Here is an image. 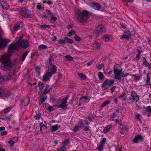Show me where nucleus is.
<instances>
[{
	"label": "nucleus",
	"instance_id": "nucleus-42",
	"mask_svg": "<svg viewBox=\"0 0 151 151\" xmlns=\"http://www.w3.org/2000/svg\"><path fill=\"white\" fill-rule=\"evenodd\" d=\"M109 103H110V102L109 101H105L102 104L101 106L102 107H103Z\"/></svg>",
	"mask_w": 151,
	"mask_h": 151
},
{
	"label": "nucleus",
	"instance_id": "nucleus-18",
	"mask_svg": "<svg viewBox=\"0 0 151 151\" xmlns=\"http://www.w3.org/2000/svg\"><path fill=\"white\" fill-rule=\"evenodd\" d=\"M2 6L1 8L7 10L9 8V5L8 4L4 1Z\"/></svg>",
	"mask_w": 151,
	"mask_h": 151
},
{
	"label": "nucleus",
	"instance_id": "nucleus-52",
	"mask_svg": "<svg viewBox=\"0 0 151 151\" xmlns=\"http://www.w3.org/2000/svg\"><path fill=\"white\" fill-rule=\"evenodd\" d=\"M106 141V139L105 138H103L101 140V145H104V144L105 142Z\"/></svg>",
	"mask_w": 151,
	"mask_h": 151
},
{
	"label": "nucleus",
	"instance_id": "nucleus-58",
	"mask_svg": "<svg viewBox=\"0 0 151 151\" xmlns=\"http://www.w3.org/2000/svg\"><path fill=\"white\" fill-rule=\"evenodd\" d=\"M126 93L125 92H122V94L120 95L119 97V98H123L126 95Z\"/></svg>",
	"mask_w": 151,
	"mask_h": 151
},
{
	"label": "nucleus",
	"instance_id": "nucleus-62",
	"mask_svg": "<svg viewBox=\"0 0 151 151\" xmlns=\"http://www.w3.org/2000/svg\"><path fill=\"white\" fill-rule=\"evenodd\" d=\"M7 133V132L6 131H4L1 132V136H4Z\"/></svg>",
	"mask_w": 151,
	"mask_h": 151
},
{
	"label": "nucleus",
	"instance_id": "nucleus-26",
	"mask_svg": "<svg viewBox=\"0 0 151 151\" xmlns=\"http://www.w3.org/2000/svg\"><path fill=\"white\" fill-rule=\"evenodd\" d=\"M38 85L40 88V91H42V90L43 89L44 86V84L42 82H39L38 83Z\"/></svg>",
	"mask_w": 151,
	"mask_h": 151
},
{
	"label": "nucleus",
	"instance_id": "nucleus-33",
	"mask_svg": "<svg viewBox=\"0 0 151 151\" xmlns=\"http://www.w3.org/2000/svg\"><path fill=\"white\" fill-rule=\"evenodd\" d=\"M98 76L99 79L102 80L103 79L104 75L102 72H99L98 74Z\"/></svg>",
	"mask_w": 151,
	"mask_h": 151
},
{
	"label": "nucleus",
	"instance_id": "nucleus-57",
	"mask_svg": "<svg viewBox=\"0 0 151 151\" xmlns=\"http://www.w3.org/2000/svg\"><path fill=\"white\" fill-rule=\"evenodd\" d=\"M40 68L38 66H37L35 68V71L37 73H40Z\"/></svg>",
	"mask_w": 151,
	"mask_h": 151
},
{
	"label": "nucleus",
	"instance_id": "nucleus-36",
	"mask_svg": "<svg viewBox=\"0 0 151 151\" xmlns=\"http://www.w3.org/2000/svg\"><path fill=\"white\" fill-rule=\"evenodd\" d=\"M122 74H120L119 76L121 77V79L120 80H117L119 81V82L121 81H123V79L122 80V77H125L127 76L128 75V74H124L122 73Z\"/></svg>",
	"mask_w": 151,
	"mask_h": 151
},
{
	"label": "nucleus",
	"instance_id": "nucleus-19",
	"mask_svg": "<svg viewBox=\"0 0 151 151\" xmlns=\"http://www.w3.org/2000/svg\"><path fill=\"white\" fill-rule=\"evenodd\" d=\"M111 127L112 126L111 125H109L105 127L103 130L104 133H106L111 128Z\"/></svg>",
	"mask_w": 151,
	"mask_h": 151
},
{
	"label": "nucleus",
	"instance_id": "nucleus-15",
	"mask_svg": "<svg viewBox=\"0 0 151 151\" xmlns=\"http://www.w3.org/2000/svg\"><path fill=\"white\" fill-rule=\"evenodd\" d=\"M96 31L98 32H106V29L103 26L99 25L96 27Z\"/></svg>",
	"mask_w": 151,
	"mask_h": 151
},
{
	"label": "nucleus",
	"instance_id": "nucleus-6",
	"mask_svg": "<svg viewBox=\"0 0 151 151\" xmlns=\"http://www.w3.org/2000/svg\"><path fill=\"white\" fill-rule=\"evenodd\" d=\"M130 96L129 100L131 102L135 103L139 101V97L135 91H132Z\"/></svg>",
	"mask_w": 151,
	"mask_h": 151
},
{
	"label": "nucleus",
	"instance_id": "nucleus-27",
	"mask_svg": "<svg viewBox=\"0 0 151 151\" xmlns=\"http://www.w3.org/2000/svg\"><path fill=\"white\" fill-rule=\"evenodd\" d=\"M43 95H40L41 96V98L40 103L41 104L43 103L47 99V96L45 95L44 97H43Z\"/></svg>",
	"mask_w": 151,
	"mask_h": 151
},
{
	"label": "nucleus",
	"instance_id": "nucleus-49",
	"mask_svg": "<svg viewBox=\"0 0 151 151\" xmlns=\"http://www.w3.org/2000/svg\"><path fill=\"white\" fill-rule=\"evenodd\" d=\"M103 145L101 144V145H99L97 147L96 149H98L100 151H101L103 149Z\"/></svg>",
	"mask_w": 151,
	"mask_h": 151
},
{
	"label": "nucleus",
	"instance_id": "nucleus-34",
	"mask_svg": "<svg viewBox=\"0 0 151 151\" xmlns=\"http://www.w3.org/2000/svg\"><path fill=\"white\" fill-rule=\"evenodd\" d=\"M70 143L69 140L68 139H65L63 142V145L64 146H66L68 145Z\"/></svg>",
	"mask_w": 151,
	"mask_h": 151
},
{
	"label": "nucleus",
	"instance_id": "nucleus-43",
	"mask_svg": "<svg viewBox=\"0 0 151 151\" xmlns=\"http://www.w3.org/2000/svg\"><path fill=\"white\" fill-rule=\"evenodd\" d=\"M65 57L68 60L72 61L73 60V58L69 55H67L65 56Z\"/></svg>",
	"mask_w": 151,
	"mask_h": 151
},
{
	"label": "nucleus",
	"instance_id": "nucleus-56",
	"mask_svg": "<svg viewBox=\"0 0 151 151\" xmlns=\"http://www.w3.org/2000/svg\"><path fill=\"white\" fill-rule=\"evenodd\" d=\"M79 127H84V125L83 123V121L82 120L80 121L79 122Z\"/></svg>",
	"mask_w": 151,
	"mask_h": 151
},
{
	"label": "nucleus",
	"instance_id": "nucleus-24",
	"mask_svg": "<svg viewBox=\"0 0 151 151\" xmlns=\"http://www.w3.org/2000/svg\"><path fill=\"white\" fill-rule=\"evenodd\" d=\"M6 43L4 40L0 42V49H1L5 46Z\"/></svg>",
	"mask_w": 151,
	"mask_h": 151
},
{
	"label": "nucleus",
	"instance_id": "nucleus-41",
	"mask_svg": "<svg viewBox=\"0 0 151 151\" xmlns=\"http://www.w3.org/2000/svg\"><path fill=\"white\" fill-rule=\"evenodd\" d=\"M132 76L133 77L135 78V80L136 81H139L140 80V77L139 76H137L136 75L132 74Z\"/></svg>",
	"mask_w": 151,
	"mask_h": 151
},
{
	"label": "nucleus",
	"instance_id": "nucleus-20",
	"mask_svg": "<svg viewBox=\"0 0 151 151\" xmlns=\"http://www.w3.org/2000/svg\"><path fill=\"white\" fill-rule=\"evenodd\" d=\"M119 130V132L121 134V136L123 137H124V134L125 133V130H124V128L123 127L120 129H118Z\"/></svg>",
	"mask_w": 151,
	"mask_h": 151
},
{
	"label": "nucleus",
	"instance_id": "nucleus-14",
	"mask_svg": "<svg viewBox=\"0 0 151 151\" xmlns=\"http://www.w3.org/2000/svg\"><path fill=\"white\" fill-rule=\"evenodd\" d=\"M131 35V33L129 31H127L124 32L121 38H124L127 39V40H129V38Z\"/></svg>",
	"mask_w": 151,
	"mask_h": 151
},
{
	"label": "nucleus",
	"instance_id": "nucleus-38",
	"mask_svg": "<svg viewBox=\"0 0 151 151\" xmlns=\"http://www.w3.org/2000/svg\"><path fill=\"white\" fill-rule=\"evenodd\" d=\"M75 31L74 30H72L70 31L68 34L67 36H71L75 34Z\"/></svg>",
	"mask_w": 151,
	"mask_h": 151
},
{
	"label": "nucleus",
	"instance_id": "nucleus-23",
	"mask_svg": "<svg viewBox=\"0 0 151 151\" xmlns=\"http://www.w3.org/2000/svg\"><path fill=\"white\" fill-rule=\"evenodd\" d=\"M74 38L77 42H80L82 40V38L78 36L75 35L74 36Z\"/></svg>",
	"mask_w": 151,
	"mask_h": 151
},
{
	"label": "nucleus",
	"instance_id": "nucleus-21",
	"mask_svg": "<svg viewBox=\"0 0 151 151\" xmlns=\"http://www.w3.org/2000/svg\"><path fill=\"white\" fill-rule=\"evenodd\" d=\"M20 24L18 22L15 23L14 28V29L15 31H17L19 29L20 27Z\"/></svg>",
	"mask_w": 151,
	"mask_h": 151
},
{
	"label": "nucleus",
	"instance_id": "nucleus-45",
	"mask_svg": "<svg viewBox=\"0 0 151 151\" xmlns=\"http://www.w3.org/2000/svg\"><path fill=\"white\" fill-rule=\"evenodd\" d=\"M79 127H80L78 125L75 126L74 127L73 130L75 132H77L79 130Z\"/></svg>",
	"mask_w": 151,
	"mask_h": 151
},
{
	"label": "nucleus",
	"instance_id": "nucleus-60",
	"mask_svg": "<svg viewBox=\"0 0 151 151\" xmlns=\"http://www.w3.org/2000/svg\"><path fill=\"white\" fill-rule=\"evenodd\" d=\"M84 122H85V123L86 124H90V122H88V119L87 118L85 117V119L84 120Z\"/></svg>",
	"mask_w": 151,
	"mask_h": 151
},
{
	"label": "nucleus",
	"instance_id": "nucleus-29",
	"mask_svg": "<svg viewBox=\"0 0 151 151\" xmlns=\"http://www.w3.org/2000/svg\"><path fill=\"white\" fill-rule=\"evenodd\" d=\"M47 48V46L44 45H42L39 46L38 49L40 50H42Z\"/></svg>",
	"mask_w": 151,
	"mask_h": 151
},
{
	"label": "nucleus",
	"instance_id": "nucleus-32",
	"mask_svg": "<svg viewBox=\"0 0 151 151\" xmlns=\"http://www.w3.org/2000/svg\"><path fill=\"white\" fill-rule=\"evenodd\" d=\"M81 100L84 101V102L85 103L88 102V101H88V98L86 96L82 97L81 98Z\"/></svg>",
	"mask_w": 151,
	"mask_h": 151
},
{
	"label": "nucleus",
	"instance_id": "nucleus-25",
	"mask_svg": "<svg viewBox=\"0 0 151 151\" xmlns=\"http://www.w3.org/2000/svg\"><path fill=\"white\" fill-rule=\"evenodd\" d=\"M51 131L52 132L58 130V125H56L54 126H52L51 127Z\"/></svg>",
	"mask_w": 151,
	"mask_h": 151
},
{
	"label": "nucleus",
	"instance_id": "nucleus-3",
	"mask_svg": "<svg viewBox=\"0 0 151 151\" xmlns=\"http://www.w3.org/2000/svg\"><path fill=\"white\" fill-rule=\"evenodd\" d=\"M76 14V21L82 23L83 25L85 24L89 17L88 12L84 10L82 12H81L79 10H78Z\"/></svg>",
	"mask_w": 151,
	"mask_h": 151
},
{
	"label": "nucleus",
	"instance_id": "nucleus-50",
	"mask_svg": "<svg viewBox=\"0 0 151 151\" xmlns=\"http://www.w3.org/2000/svg\"><path fill=\"white\" fill-rule=\"evenodd\" d=\"M146 111L148 113H151V106H148L146 107Z\"/></svg>",
	"mask_w": 151,
	"mask_h": 151
},
{
	"label": "nucleus",
	"instance_id": "nucleus-64",
	"mask_svg": "<svg viewBox=\"0 0 151 151\" xmlns=\"http://www.w3.org/2000/svg\"><path fill=\"white\" fill-rule=\"evenodd\" d=\"M48 110L50 112L52 111L54 109L53 107L52 106H49L48 108Z\"/></svg>",
	"mask_w": 151,
	"mask_h": 151
},
{
	"label": "nucleus",
	"instance_id": "nucleus-53",
	"mask_svg": "<svg viewBox=\"0 0 151 151\" xmlns=\"http://www.w3.org/2000/svg\"><path fill=\"white\" fill-rule=\"evenodd\" d=\"M40 27L42 28H50V26L49 25L43 24L40 25Z\"/></svg>",
	"mask_w": 151,
	"mask_h": 151
},
{
	"label": "nucleus",
	"instance_id": "nucleus-51",
	"mask_svg": "<svg viewBox=\"0 0 151 151\" xmlns=\"http://www.w3.org/2000/svg\"><path fill=\"white\" fill-rule=\"evenodd\" d=\"M42 79L44 81H46L49 79V78L45 75L43 76Z\"/></svg>",
	"mask_w": 151,
	"mask_h": 151
},
{
	"label": "nucleus",
	"instance_id": "nucleus-55",
	"mask_svg": "<svg viewBox=\"0 0 151 151\" xmlns=\"http://www.w3.org/2000/svg\"><path fill=\"white\" fill-rule=\"evenodd\" d=\"M45 10L48 15L53 16V14H52V12L50 10L47 9H46Z\"/></svg>",
	"mask_w": 151,
	"mask_h": 151
},
{
	"label": "nucleus",
	"instance_id": "nucleus-37",
	"mask_svg": "<svg viewBox=\"0 0 151 151\" xmlns=\"http://www.w3.org/2000/svg\"><path fill=\"white\" fill-rule=\"evenodd\" d=\"M65 41V39L64 40H58V43L62 45H64L66 43Z\"/></svg>",
	"mask_w": 151,
	"mask_h": 151
},
{
	"label": "nucleus",
	"instance_id": "nucleus-44",
	"mask_svg": "<svg viewBox=\"0 0 151 151\" xmlns=\"http://www.w3.org/2000/svg\"><path fill=\"white\" fill-rule=\"evenodd\" d=\"M16 142L14 140H13V139H12L11 140L9 141L8 143L11 144V146L12 147L13 146V145Z\"/></svg>",
	"mask_w": 151,
	"mask_h": 151
},
{
	"label": "nucleus",
	"instance_id": "nucleus-17",
	"mask_svg": "<svg viewBox=\"0 0 151 151\" xmlns=\"http://www.w3.org/2000/svg\"><path fill=\"white\" fill-rule=\"evenodd\" d=\"M57 68L55 65H53L51 69V72L52 73H55L57 71Z\"/></svg>",
	"mask_w": 151,
	"mask_h": 151
},
{
	"label": "nucleus",
	"instance_id": "nucleus-11",
	"mask_svg": "<svg viewBox=\"0 0 151 151\" xmlns=\"http://www.w3.org/2000/svg\"><path fill=\"white\" fill-rule=\"evenodd\" d=\"M50 89L49 85L47 84L44 91H39L38 93L40 95H41L46 94L49 92Z\"/></svg>",
	"mask_w": 151,
	"mask_h": 151
},
{
	"label": "nucleus",
	"instance_id": "nucleus-46",
	"mask_svg": "<svg viewBox=\"0 0 151 151\" xmlns=\"http://www.w3.org/2000/svg\"><path fill=\"white\" fill-rule=\"evenodd\" d=\"M41 117V114H37L36 115H35L34 118L36 120H39V119Z\"/></svg>",
	"mask_w": 151,
	"mask_h": 151
},
{
	"label": "nucleus",
	"instance_id": "nucleus-2",
	"mask_svg": "<svg viewBox=\"0 0 151 151\" xmlns=\"http://www.w3.org/2000/svg\"><path fill=\"white\" fill-rule=\"evenodd\" d=\"M29 46V43L27 40H19L15 43H12L9 45L8 50L9 53V54H10V52L18 51L20 47L27 48Z\"/></svg>",
	"mask_w": 151,
	"mask_h": 151
},
{
	"label": "nucleus",
	"instance_id": "nucleus-16",
	"mask_svg": "<svg viewBox=\"0 0 151 151\" xmlns=\"http://www.w3.org/2000/svg\"><path fill=\"white\" fill-rule=\"evenodd\" d=\"M12 106L9 107L4 110H3L1 111L2 114H6L8 113L12 109Z\"/></svg>",
	"mask_w": 151,
	"mask_h": 151
},
{
	"label": "nucleus",
	"instance_id": "nucleus-63",
	"mask_svg": "<svg viewBox=\"0 0 151 151\" xmlns=\"http://www.w3.org/2000/svg\"><path fill=\"white\" fill-rule=\"evenodd\" d=\"M65 149V147H64V149H63V148L62 147H60L59 148H57V151H64Z\"/></svg>",
	"mask_w": 151,
	"mask_h": 151
},
{
	"label": "nucleus",
	"instance_id": "nucleus-1",
	"mask_svg": "<svg viewBox=\"0 0 151 151\" xmlns=\"http://www.w3.org/2000/svg\"><path fill=\"white\" fill-rule=\"evenodd\" d=\"M11 55V54L4 55H2L1 58V61L2 63L1 67V69L3 70L11 71L8 75L4 76L3 78L4 80H9L14 74L15 65L11 62L10 59Z\"/></svg>",
	"mask_w": 151,
	"mask_h": 151
},
{
	"label": "nucleus",
	"instance_id": "nucleus-13",
	"mask_svg": "<svg viewBox=\"0 0 151 151\" xmlns=\"http://www.w3.org/2000/svg\"><path fill=\"white\" fill-rule=\"evenodd\" d=\"M144 138L140 135L136 136L133 139V141L135 143H137L139 141H141L143 140Z\"/></svg>",
	"mask_w": 151,
	"mask_h": 151
},
{
	"label": "nucleus",
	"instance_id": "nucleus-54",
	"mask_svg": "<svg viewBox=\"0 0 151 151\" xmlns=\"http://www.w3.org/2000/svg\"><path fill=\"white\" fill-rule=\"evenodd\" d=\"M56 55L55 54L53 53L51 54L50 56V58L52 59H53L55 57H56Z\"/></svg>",
	"mask_w": 151,
	"mask_h": 151
},
{
	"label": "nucleus",
	"instance_id": "nucleus-10",
	"mask_svg": "<svg viewBox=\"0 0 151 151\" xmlns=\"http://www.w3.org/2000/svg\"><path fill=\"white\" fill-rule=\"evenodd\" d=\"M90 4L91 7L96 10H99L101 9V5L97 2H90Z\"/></svg>",
	"mask_w": 151,
	"mask_h": 151
},
{
	"label": "nucleus",
	"instance_id": "nucleus-35",
	"mask_svg": "<svg viewBox=\"0 0 151 151\" xmlns=\"http://www.w3.org/2000/svg\"><path fill=\"white\" fill-rule=\"evenodd\" d=\"M28 53V52L27 51H26L25 53H24L22 55V61H23L24 60V59H25L26 56H27Z\"/></svg>",
	"mask_w": 151,
	"mask_h": 151
},
{
	"label": "nucleus",
	"instance_id": "nucleus-61",
	"mask_svg": "<svg viewBox=\"0 0 151 151\" xmlns=\"http://www.w3.org/2000/svg\"><path fill=\"white\" fill-rule=\"evenodd\" d=\"M57 18L56 17H54L53 15V16H52V17L51 18V21L53 20V22H55L57 20Z\"/></svg>",
	"mask_w": 151,
	"mask_h": 151
},
{
	"label": "nucleus",
	"instance_id": "nucleus-28",
	"mask_svg": "<svg viewBox=\"0 0 151 151\" xmlns=\"http://www.w3.org/2000/svg\"><path fill=\"white\" fill-rule=\"evenodd\" d=\"M109 36L108 34L105 35L104 36V40L106 42L108 41L109 40Z\"/></svg>",
	"mask_w": 151,
	"mask_h": 151
},
{
	"label": "nucleus",
	"instance_id": "nucleus-40",
	"mask_svg": "<svg viewBox=\"0 0 151 151\" xmlns=\"http://www.w3.org/2000/svg\"><path fill=\"white\" fill-rule=\"evenodd\" d=\"M0 119L5 121H10V118L9 116H6L2 118V116L0 117Z\"/></svg>",
	"mask_w": 151,
	"mask_h": 151
},
{
	"label": "nucleus",
	"instance_id": "nucleus-12",
	"mask_svg": "<svg viewBox=\"0 0 151 151\" xmlns=\"http://www.w3.org/2000/svg\"><path fill=\"white\" fill-rule=\"evenodd\" d=\"M29 100L30 99L29 97H26L22 100L21 102V104L22 106H27L29 103Z\"/></svg>",
	"mask_w": 151,
	"mask_h": 151
},
{
	"label": "nucleus",
	"instance_id": "nucleus-7",
	"mask_svg": "<svg viewBox=\"0 0 151 151\" xmlns=\"http://www.w3.org/2000/svg\"><path fill=\"white\" fill-rule=\"evenodd\" d=\"M19 13L20 15L24 18H31L33 17L32 14H29L28 10L25 8H22L19 11Z\"/></svg>",
	"mask_w": 151,
	"mask_h": 151
},
{
	"label": "nucleus",
	"instance_id": "nucleus-9",
	"mask_svg": "<svg viewBox=\"0 0 151 151\" xmlns=\"http://www.w3.org/2000/svg\"><path fill=\"white\" fill-rule=\"evenodd\" d=\"M9 95V92L3 88H0V97H6Z\"/></svg>",
	"mask_w": 151,
	"mask_h": 151
},
{
	"label": "nucleus",
	"instance_id": "nucleus-5",
	"mask_svg": "<svg viewBox=\"0 0 151 151\" xmlns=\"http://www.w3.org/2000/svg\"><path fill=\"white\" fill-rule=\"evenodd\" d=\"M68 99V96L65 97L63 99L58 101V103L59 105L57 106L58 108H61L63 109H65L67 106L66 104L67 103V100Z\"/></svg>",
	"mask_w": 151,
	"mask_h": 151
},
{
	"label": "nucleus",
	"instance_id": "nucleus-22",
	"mask_svg": "<svg viewBox=\"0 0 151 151\" xmlns=\"http://www.w3.org/2000/svg\"><path fill=\"white\" fill-rule=\"evenodd\" d=\"M147 79L146 80V83L147 85H149L151 86V84L150 83V76H149V74L147 73Z\"/></svg>",
	"mask_w": 151,
	"mask_h": 151
},
{
	"label": "nucleus",
	"instance_id": "nucleus-39",
	"mask_svg": "<svg viewBox=\"0 0 151 151\" xmlns=\"http://www.w3.org/2000/svg\"><path fill=\"white\" fill-rule=\"evenodd\" d=\"M137 50L138 52V54L140 55L142 51V49L141 47L138 46L137 47Z\"/></svg>",
	"mask_w": 151,
	"mask_h": 151
},
{
	"label": "nucleus",
	"instance_id": "nucleus-30",
	"mask_svg": "<svg viewBox=\"0 0 151 151\" xmlns=\"http://www.w3.org/2000/svg\"><path fill=\"white\" fill-rule=\"evenodd\" d=\"M64 39L65 40V41L67 42H68L70 44H72L73 42V41L72 39L69 38L67 37H65L64 38Z\"/></svg>",
	"mask_w": 151,
	"mask_h": 151
},
{
	"label": "nucleus",
	"instance_id": "nucleus-4",
	"mask_svg": "<svg viewBox=\"0 0 151 151\" xmlns=\"http://www.w3.org/2000/svg\"><path fill=\"white\" fill-rule=\"evenodd\" d=\"M122 69L119 65L116 64L115 65L114 68V73L115 79L120 80L121 77L119 74H122Z\"/></svg>",
	"mask_w": 151,
	"mask_h": 151
},
{
	"label": "nucleus",
	"instance_id": "nucleus-59",
	"mask_svg": "<svg viewBox=\"0 0 151 151\" xmlns=\"http://www.w3.org/2000/svg\"><path fill=\"white\" fill-rule=\"evenodd\" d=\"M3 81L4 79H3V77L1 76V73L0 72V84H2Z\"/></svg>",
	"mask_w": 151,
	"mask_h": 151
},
{
	"label": "nucleus",
	"instance_id": "nucleus-31",
	"mask_svg": "<svg viewBox=\"0 0 151 151\" xmlns=\"http://www.w3.org/2000/svg\"><path fill=\"white\" fill-rule=\"evenodd\" d=\"M143 59V64L145 66L147 67L150 64L147 61L145 57H144Z\"/></svg>",
	"mask_w": 151,
	"mask_h": 151
},
{
	"label": "nucleus",
	"instance_id": "nucleus-8",
	"mask_svg": "<svg viewBox=\"0 0 151 151\" xmlns=\"http://www.w3.org/2000/svg\"><path fill=\"white\" fill-rule=\"evenodd\" d=\"M114 80L111 79L109 81L108 79H106L101 85V87L102 88H104V89L106 90L107 88L106 87V86H111L113 85L114 83Z\"/></svg>",
	"mask_w": 151,
	"mask_h": 151
},
{
	"label": "nucleus",
	"instance_id": "nucleus-48",
	"mask_svg": "<svg viewBox=\"0 0 151 151\" xmlns=\"http://www.w3.org/2000/svg\"><path fill=\"white\" fill-rule=\"evenodd\" d=\"M78 76L80 78H81L82 79H85V76L83 74H82L81 73H78Z\"/></svg>",
	"mask_w": 151,
	"mask_h": 151
},
{
	"label": "nucleus",
	"instance_id": "nucleus-47",
	"mask_svg": "<svg viewBox=\"0 0 151 151\" xmlns=\"http://www.w3.org/2000/svg\"><path fill=\"white\" fill-rule=\"evenodd\" d=\"M46 75L48 77H51L52 76V73L51 72H47L46 73Z\"/></svg>",
	"mask_w": 151,
	"mask_h": 151
}]
</instances>
